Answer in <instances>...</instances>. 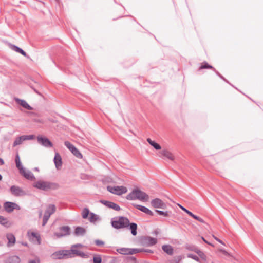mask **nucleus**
<instances>
[{
	"label": "nucleus",
	"instance_id": "obj_3",
	"mask_svg": "<svg viewBox=\"0 0 263 263\" xmlns=\"http://www.w3.org/2000/svg\"><path fill=\"white\" fill-rule=\"evenodd\" d=\"M33 186L45 191L49 190H57L59 187L57 183L42 180H39L35 182L33 184Z\"/></svg>",
	"mask_w": 263,
	"mask_h": 263
},
{
	"label": "nucleus",
	"instance_id": "obj_8",
	"mask_svg": "<svg viewBox=\"0 0 263 263\" xmlns=\"http://www.w3.org/2000/svg\"><path fill=\"white\" fill-rule=\"evenodd\" d=\"M54 259H64L69 258L67 250H61L54 252L51 255Z\"/></svg>",
	"mask_w": 263,
	"mask_h": 263
},
{
	"label": "nucleus",
	"instance_id": "obj_29",
	"mask_svg": "<svg viewBox=\"0 0 263 263\" xmlns=\"http://www.w3.org/2000/svg\"><path fill=\"white\" fill-rule=\"evenodd\" d=\"M15 163H16V166L17 168L19 170L20 172H21L24 168L21 164L20 157L18 154L16 155V157H15Z\"/></svg>",
	"mask_w": 263,
	"mask_h": 263
},
{
	"label": "nucleus",
	"instance_id": "obj_35",
	"mask_svg": "<svg viewBox=\"0 0 263 263\" xmlns=\"http://www.w3.org/2000/svg\"><path fill=\"white\" fill-rule=\"evenodd\" d=\"M0 223L5 227H9L7 219L2 216H0Z\"/></svg>",
	"mask_w": 263,
	"mask_h": 263
},
{
	"label": "nucleus",
	"instance_id": "obj_49",
	"mask_svg": "<svg viewBox=\"0 0 263 263\" xmlns=\"http://www.w3.org/2000/svg\"><path fill=\"white\" fill-rule=\"evenodd\" d=\"M159 233V231L158 230H155L154 232L153 233L155 235H157Z\"/></svg>",
	"mask_w": 263,
	"mask_h": 263
},
{
	"label": "nucleus",
	"instance_id": "obj_4",
	"mask_svg": "<svg viewBox=\"0 0 263 263\" xmlns=\"http://www.w3.org/2000/svg\"><path fill=\"white\" fill-rule=\"evenodd\" d=\"M126 199L129 200L138 199L141 201H147L148 195L139 189H135L127 195Z\"/></svg>",
	"mask_w": 263,
	"mask_h": 263
},
{
	"label": "nucleus",
	"instance_id": "obj_28",
	"mask_svg": "<svg viewBox=\"0 0 263 263\" xmlns=\"http://www.w3.org/2000/svg\"><path fill=\"white\" fill-rule=\"evenodd\" d=\"M147 141L151 146L154 147L156 149L159 150L161 148V146L159 144L152 140L150 138H147Z\"/></svg>",
	"mask_w": 263,
	"mask_h": 263
},
{
	"label": "nucleus",
	"instance_id": "obj_13",
	"mask_svg": "<svg viewBox=\"0 0 263 263\" xmlns=\"http://www.w3.org/2000/svg\"><path fill=\"white\" fill-rule=\"evenodd\" d=\"M10 191L11 194L15 196H21L25 195V192L19 186L12 185Z\"/></svg>",
	"mask_w": 263,
	"mask_h": 263
},
{
	"label": "nucleus",
	"instance_id": "obj_31",
	"mask_svg": "<svg viewBox=\"0 0 263 263\" xmlns=\"http://www.w3.org/2000/svg\"><path fill=\"white\" fill-rule=\"evenodd\" d=\"M11 49L24 56H26V53L23 49L15 45H12Z\"/></svg>",
	"mask_w": 263,
	"mask_h": 263
},
{
	"label": "nucleus",
	"instance_id": "obj_27",
	"mask_svg": "<svg viewBox=\"0 0 263 263\" xmlns=\"http://www.w3.org/2000/svg\"><path fill=\"white\" fill-rule=\"evenodd\" d=\"M129 229L133 235L135 236L137 234V224L136 223H130L129 224Z\"/></svg>",
	"mask_w": 263,
	"mask_h": 263
},
{
	"label": "nucleus",
	"instance_id": "obj_20",
	"mask_svg": "<svg viewBox=\"0 0 263 263\" xmlns=\"http://www.w3.org/2000/svg\"><path fill=\"white\" fill-rule=\"evenodd\" d=\"M133 205L137 209L140 210V211H141L145 214H147L148 215L153 216L154 215L153 212L151 210H150L149 209H148L147 208H146L144 206L138 205V204H133Z\"/></svg>",
	"mask_w": 263,
	"mask_h": 263
},
{
	"label": "nucleus",
	"instance_id": "obj_40",
	"mask_svg": "<svg viewBox=\"0 0 263 263\" xmlns=\"http://www.w3.org/2000/svg\"><path fill=\"white\" fill-rule=\"evenodd\" d=\"M187 257L188 258H192V259L195 260V261H196L197 262H200L199 258L197 256H196V255H195L194 254H190H190H187Z\"/></svg>",
	"mask_w": 263,
	"mask_h": 263
},
{
	"label": "nucleus",
	"instance_id": "obj_5",
	"mask_svg": "<svg viewBox=\"0 0 263 263\" xmlns=\"http://www.w3.org/2000/svg\"><path fill=\"white\" fill-rule=\"evenodd\" d=\"M56 211V207L54 204H49L47 208L43 218L42 226H44L47 223L50 216Z\"/></svg>",
	"mask_w": 263,
	"mask_h": 263
},
{
	"label": "nucleus",
	"instance_id": "obj_42",
	"mask_svg": "<svg viewBox=\"0 0 263 263\" xmlns=\"http://www.w3.org/2000/svg\"><path fill=\"white\" fill-rule=\"evenodd\" d=\"M22 137H23L24 140H32L34 138V136L33 135H23L22 136Z\"/></svg>",
	"mask_w": 263,
	"mask_h": 263
},
{
	"label": "nucleus",
	"instance_id": "obj_41",
	"mask_svg": "<svg viewBox=\"0 0 263 263\" xmlns=\"http://www.w3.org/2000/svg\"><path fill=\"white\" fill-rule=\"evenodd\" d=\"M64 144L71 152L73 149V148L75 147L72 144L67 141L64 142Z\"/></svg>",
	"mask_w": 263,
	"mask_h": 263
},
{
	"label": "nucleus",
	"instance_id": "obj_7",
	"mask_svg": "<svg viewBox=\"0 0 263 263\" xmlns=\"http://www.w3.org/2000/svg\"><path fill=\"white\" fill-rule=\"evenodd\" d=\"M107 189L110 193L118 195H121L123 194L126 193L127 192V189L126 187L123 186H108L107 187Z\"/></svg>",
	"mask_w": 263,
	"mask_h": 263
},
{
	"label": "nucleus",
	"instance_id": "obj_54",
	"mask_svg": "<svg viewBox=\"0 0 263 263\" xmlns=\"http://www.w3.org/2000/svg\"><path fill=\"white\" fill-rule=\"evenodd\" d=\"M42 215V211H40L39 212V217H41Z\"/></svg>",
	"mask_w": 263,
	"mask_h": 263
},
{
	"label": "nucleus",
	"instance_id": "obj_58",
	"mask_svg": "<svg viewBox=\"0 0 263 263\" xmlns=\"http://www.w3.org/2000/svg\"><path fill=\"white\" fill-rule=\"evenodd\" d=\"M2 179V176L0 174V181Z\"/></svg>",
	"mask_w": 263,
	"mask_h": 263
},
{
	"label": "nucleus",
	"instance_id": "obj_16",
	"mask_svg": "<svg viewBox=\"0 0 263 263\" xmlns=\"http://www.w3.org/2000/svg\"><path fill=\"white\" fill-rule=\"evenodd\" d=\"M29 238L30 240L35 242L36 241L38 245L41 243V238L39 234L35 232L28 233Z\"/></svg>",
	"mask_w": 263,
	"mask_h": 263
},
{
	"label": "nucleus",
	"instance_id": "obj_51",
	"mask_svg": "<svg viewBox=\"0 0 263 263\" xmlns=\"http://www.w3.org/2000/svg\"><path fill=\"white\" fill-rule=\"evenodd\" d=\"M202 240H203L205 243H208V244H209V245H210L212 246V244H211V243H210L209 242H208V241H206V240L204 238V237H202Z\"/></svg>",
	"mask_w": 263,
	"mask_h": 263
},
{
	"label": "nucleus",
	"instance_id": "obj_37",
	"mask_svg": "<svg viewBox=\"0 0 263 263\" xmlns=\"http://www.w3.org/2000/svg\"><path fill=\"white\" fill-rule=\"evenodd\" d=\"M99 217L98 215L95 214L93 213H90V217L89 218V220L91 222H94L98 219Z\"/></svg>",
	"mask_w": 263,
	"mask_h": 263
},
{
	"label": "nucleus",
	"instance_id": "obj_46",
	"mask_svg": "<svg viewBox=\"0 0 263 263\" xmlns=\"http://www.w3.org/2000/svg\"><path fill=\"white\" fill-rule=\"evenodd\" d=\"M143 252L148 253H153V252H154V251L152 250L148 249H144V250H143Z\"/></svg>",
	"mask_w": 263,
	"mask_h": 263
},
{
	"label": "nucleus",
	"instance_id": "obj_39",
	"mask_svg": "<svg viewBox=\"0 0 263 263\" xmlns=\"http://www.w3.org/2000/svg\"><path fill=\"white\" fill-rule=\"evenodd\" d=\"M155 212L158 213L160 215H163L164 217L169 216V212L168 211H162L158 210H155Z\"/></svg>",
	"mask_w": 263,
	"mask_h": 263
},
{
	"label": "nucleus",
	"instance_id": "obj_50",
	"mask_svg": "<svg viewBox=\"0 0 263 263\" xmlns=\"http://www.w3.org/2000/svg\"><path fill=\"white\" fill-rule=\"evenodd\" d=\"M4 164V161L3 159L0 158V165H3Z\"/></svg>",
	"mask_w": 263,
	"mask_h": 263
},
{
	"label": "nucleus",
	"instance_id": "obj_24",
	"mask_svg": "<svg viewBox=\"0 0 263 263\" xmlns=\"http://www.w3.org/2000/svg\"><path fill=\"white\" fill-rule=\"evenodd\" d=\"M86 233V230L81 227H77L74 230V235L77 236H84Z\"/></svg>",
	"mask_w": 263,
	"mask_h": 263
},
{
	"label": "nucleus",
	"instance_id": "obj_2",
	"mask_svg": "<svg viewBox=\"0 0 263 263\" xmlns=\"http://www.w3.org/2000/svg\"><path fill=\"white\" fill-rule=\"evenodd\" d=\"M111 224L116 229H123L129 227V220L126 217H116L111 219Z\"/></svg>",
	"mask_w": 263,
	"mask_h": 263
},
{
	"label": "nucleus",
	"instance_id": "obj_38",
	"mask_svg": "<svg viewBox=\"0 0 263 263\" xmlns=\"http://www.w3.org/2000/svg\"><path fill=\"white\" fill-rule=\"evenodd\" d=\"M89 214V210L88 208H84L82 213V217L84 219H86L88 217V214Z\"/></svg>",
	"mask_w": 263,
	"mask_h": 263
},
{
	"label": "nucleus",
	"instance_id": "obj_44",
	"mask_svg": "<svg viewBox=\"0 0 263 263\" xmlns=\"http://www.w3.org/2000/svg\"><path fill=\"white\" fill-rule=\"evenodd\" d=\"M102 259L100 256L94 257L93 258V263H101Z\"/></svg>",
	"mask_w": 263,
	"mask_h": 263
},
{
	"label": "nucleus",
	"instance_id": "obj_53",
	"mask_svg": "<svg viewBox=\"0 0 263 263\" xmlns=\"http://www.w3.org/2000/svg\"><path fill=\"white\" fill-rule=\"evenodd\" d=\"M23 246H28V244L27 242H22V243Z\"/></svg>",
	"mask_w": 263,
	"mask_h": 263
},
{
	"label": "nucleus",
	"instance_id": "obj_57",
	"mask_svg": "<svg viewBox=\"0 0 263 263\" xmlns=\"http://www.w3.org/2000/svg\"><path fill=\"white\" fill-rule=\"evenodd\" d=\"M34 91L38 94H40L39 92H37L35 89H34Z\"/></svg>",
	"mask_w": 263,
	"mask_h": 263
},
{
	"label": "nucleus",
	"instance_id": "obj_33",
	"mask_svg": "<svg viewBox=\"0 0 263 263\" xmlns=\"http://www.w3.org/2000/svg\"><path fill=\"white\" fill-rule=\"evenodd\" d=\"M23 137H22V136H20L17 138H16L15 140V141L13 142V146L15 147L18 145H20L22 144V143L24 141Z\"/></svg>",
	"mask_w": 263,
	"mask_h": 263
},
{
	"label": "nucleus",
	"instance_id": "obj_1",
	"mask_svg": "<svg viewBox=\"0 0 263 263\" xmlns=\"http://www.w3.org/2000/svg\"><path fill=\"white\" fill-rule=\"evenodd\" d=\"M83 246V245L80 243L72 245L70 247V249L67 250L69 258H72L75 257H80L83 258H87V254L80 250V248H82Z\"/></svg>",
	"mask_w": 263,
	"mask_h": 263
},
{
	"label": "nucleus",
	"instance_id": "obj_22",
	"mask_svg": "<svg viewBox=\"0 0 263 263\" xmlns=\"http://www.w3.org/2000/svg\"><path fill=\"white\" fill-rule=\"evenodd\" d=\"M159 156L161 157H165L171 160H174V157L172 153L168 150L163 149L159 152Z\"/></svg>",
	"mask_w": 263,
	"mask_h": 263
},
{
	"label": "nucleus",
	"instance_id": "obj_56",
	"mask_svg": "<svg viewBox=\"0 0 263 263\" xmlns=\"http://www.w3.org/2000/svg\"><path fill=\"white\" fill-rule=\"evenodd\" d=\"M219 77L220 78H221L222 79H223V80H225V79L224 78V77H223L222 76L220 75V76H219Z\"/></svg>",
	"mask_w": 263,
	"mask_h": 263
},
{
	"label": "nucleus",
	"instance_id": "obj_19",
	"mask_svg": "<svg viewBox=\"0 0 263 263\" xmlns=\"http://www.w3.org/2000/svg\"><path fill=\"white\" fill-rule=\"evenodd\" d=\"M14 100L17 104H18L25 109H27L29 110H32L33 109V108L31 106H30L26 101L17 98H15Z\"/></svg>",
	"mask_w": 263,
	"mask_h": 263
},
{
	"label": "nucleus",
	"instance_id": "obj_47",
	"mask_svg": "<svg viewBox=\"0 0 263 263\" xmlns=\"http://www.w3.org/2000/svg\"><path fill=\"white\" fill-rule=\"evenodd\" d=\"M214 238L218 242H219V243L222 244V245H224V243L222 242V240H221L220 239H219V238H218L217 237H216V236H213Z\"/></svg>",
	"mask_w": 263,
	"mask_h": 263
},
{
	"label": "nucleus",
	"instance_id": "obj_25",
	"mask_svg": "<svg viewBox=\"0 0 263 263\" xmlns=\"http://www.w3.org/2000/svg\"><path fill=\"white\" fill-rule=\"evenodd\" d=\"M117 251L123 255H132V253H131V248H121L118 249Z\"/></svg>",
	"mask_w": 263,
	"mask_h": 263
},
{
	"label": "nucleus",
	"instance_id": "obj_14",
	"mask_svg": "<svg viewBox=\"0 0 263 263\" xmlns=\"http://www.w3.org/2000/svg\"><path fill=\"white\" fill-rule=\"evenodd\" d=\"M100 202L106 206L110 209H112L115 211H119L121 210L120 206L113 202L102 200H100Z\"/></svg>",
	"mask_w": 263,
	"mask_h": 263
},
{
	"label": "nucleus",
	"instance_id": "obj_10",
	"mask_svg": "<svg viewBox=\"0 0 263 263\" xmlns=\"http://www.w3.org/2000/svg\"><path fill=\"white\" fill-rule=\"evenodd\" d=\"M59 232L54 233V235L57 238H61L63 236L69 235L70 234V229L69 226H62L59 228Z\"/></svg>",
	"mask_w": 263,
	"mask_h": 263
},
{
	"label": "nucleus",
	"instance_id": "obj_11",
	"mask_svg": "<svg viewBox=\"0 0 263 263\" xmlns=\"http://www.w3.org/2000/svg\"><path fill=\"white\" fill-rule=\"evenodd\" d=\"M37 140L39 144L45 147H52L53 146L52 143L45 137L42 136H38L37 137Z\"/></svg>",
	"mask_w": 263,
	"mask_h": 263
},
{
	"label": "nucleus",
	"instance_id": "obj_18",
	"mask_svg": "<svg viewBox=\"0 0 263 263\" xmlns=\"http://www.w3.org/2000/svg\"><path fill=\"white\" fill-rule=\"evenodd\" d=\"M6 238L8 241L7 244L8 247H12L15 245L16 242V238L15 236L12 233H7L6 234Z\"/></svg>",
	"mask_w": 263,
	"mask_h": 263
},
{
	"label": "nucleus",
	"instance_id": "obj_36",
	"mask_svg": "<svg viewBox=\"0 0 263 263\" xmlns=\"http://www.w3.org/2000/svg\"><path fill=\"white\" fill-rule=\"evenodd\" d=\"M184 258V255H179L177 256L174 259L170 260V263H180L181 260Z\"/></svg>",
	"mask_w": 263,
	"mask_h": 263
},
{
	"label": "nucleus",
	"instance_id": "obj_30",
	"mask_svg": "<svg viewBox=\"0 0 263 263\" xmlns=\"http://www.w3.org/2000/svg\"><path fill=\"white\" fill-rule=\"evenodd\" d=\"M9 263H20V258L16 255H14L10 257L8 259Z\"/></svg>",
	"mask_w": 263,
	"mask_h": 263
},
{
	"label": "nucleus",
	"instance_id": "obj_55",
	"mask_svg": "<svg viewBox=\"0 0 263 263\" xmlns=\"http://www.w3.org/2000/svg\"><path fill=\"white\" fill-rule=\"evenodd\" d=\"M214 71L216 72V73L218 76H220L221 75V74L219 73V72H218L217 71H216H216Z\"/></svg>",
	"mask_w": 263,
	"mask_h": 263
},
{
	"label": "nucleus",
	"instance_id": "obj_43",
	"mask_svg": "<svg viewBox=\"0 0 263 263\" xmlns=\"http://www.w3.org/2000/svg\"><path fill=\"white\" fill-rule=\"evenodd\" d=\"M143 250H144V249H131V253H132V254H134L142 252H143Z\"/></svg>",
	"mask_w": 263,
	"mask_h": 263
},
{
	"label": "nucleus",
	"instance_id": "obj_52",
	"mask_svg": "<svg viewBox=\"0 0 263 263\" xmlns=\"http://www.w3.org/2000/svg\"><path fill=\"white\" fill-rule=\"evenodd\" d=\"M29 263H36L35 260H31L29 261Z\"/></svg>",
	"mask_w": 263,
	"mask_h": 263
},
{
	"label": "nucleus",
	"instance_id": "obj_17",
	"mask_svg": "<svg viewBox=\"0 0 263 263\" xmlns=\"http://www.w3.org/2000/svg\"><path fill=\"white\" fill-rule=\"evenodd\" d=\"M20 173L28 180L32 181L35 179L34 175L31 171H26L25 169L24 168L22 171L20 172Z\"/></svg>",
	"mask_w": 263,
	"mask_h": 263
},
{
	"label": "nucleus",
	"instance_id": "obj_15",
	"mask_svg": "<svg viewBox=\"0 0 263 263\" xmlns=\"http://www.w3.org/2000/svg\"><path fill=\"white\" fill-rule=\"evenodd\" d=\"M16 206H18V205L16 203L11 202H6L4 204L5 210L8 213L12 212L16 208Z\"/></svg>",
	"mask_w": 263,
	"mask_h": 263
},
{
	"label": "nucleus",
	"instance_id": "obj_21",
	"mask_svg": "<svg viewBox=\"0 0 263 263\" xmlns=\"http://www.w3.org/2000/svg\"><path fill=\"white\" fill-rule=\"evenodd\" d=\"M179 206L181 210H182L183 211H184L185 213H186L187 214H189L190 216L194 218L195 219L198 220V221L201 222V223H204V220L201 218V217H199L195 215H194L193 213L190 212L189 210H187L183 206L179 205Z\"/></svg>",
	"mask_w": 263,
	"mask_h": 263
},
{
	"label": "nucleus",
	"instance_id": "obj_23",
	"mask_svg": "<svg viewBox=\"0 0 263 263\" xmlns=\"http://www.w3.org/2000/svg\"><path fill=\"white\" fill-rule=\"evenodd\" d=\"M54 163L55 165V167L58 170L61 168L62 164V158L60 155L58 153H56L55 154Z\"/></svg>",
	"mask_w": 263,
	"mask_h": 263
},
{
	"label": "nucleus",
	"instance_id": "obj_34",
	"mask_svg": "<svg viewBox=\"0 0 263 263\" xmlns=\"http://www.w3.org/2000/svg\"><path fill=\"white\" fill-rule=\"evenodd\" d=\"M71 153L78 158H82V154L76 147L74 148H73V149L71 151Z\"/></svg>",
	"mask_w": 263,
	"mask_h": 263
},
{
	"label": "nucleus",
	"instance_id": "obj_32",
	"mask_svg": "<svg viewBox=\"0 0 263 263\" xmlns=\"http://www.w3.org/2000/svg\"><path fill=\"white\" fill-rule=\"evenodd\" d=\"M212 69L213 71H216L215 68H214L211 65H209L206 62H203L201 66L200 67L199 69Z\"/></svg>",
	"mask_w": 263,
	"mask_h": 263
},
{
	"label": "nucleus",
	"instance_id": "obj_48",
	"mask_svg": "<svg viewBox=\"0 0 263 263\" xmlns=\"http://www.w3.org/2000/svg\"><path fill=\"white\" fill-rule=\"evenodd\" d=\"M221 252L224 254V255H229V253L225 250H221Z\"/></svg>",
	"mask_w": 263,
	"mask_h": 263
},
{
	"label": "nucleus",
	"instance_id": "obj_9",
	"mask_svg": "<svg viewBox=\"0 0 263 263\" xmlns=\"http://www.w3.org/2000/svg\"><path fill=\"white\" fill-rule=\"evenodd\" d=\"M140 242L143 246L150 247L156 245L157 243V239L150 236H142L140 239Z\"/></svg>",
	"mask_w": 263,
	"mask_h": 263
},
{
	"label": "nucleus",
	"instance_id": "obj_6",
	"mask_svg": "<svg viewBox=\"0 0 263 263\" xmlns=\"http://www.w3.org/2000/svg\"><path fill=\"white\" fill-rule=\"evenodd\" d=\"M184 248L187 250L193 251L196 253L201 259L203 260L206 259V255L202 251L199 249L196 246L194 245L186 243L184 245Z\"/></svg>",
	"mask_w": 263,
	"mask_h": 263
},
{
	"label": "nucleus",
	"instance_id": "obj_26",
	"mask_svg": "<svg viewBox=\"0 0 263 263\" xmlns=\"http://www.w3.org/2000/svg\"><path fill=\"white\" fill-rule=\"evenodd\" d=\"M162 250L168 255H172L174 252L173 247L171 245H165L162 247Z\"/></svg>",
	"mask_w": 263,
	"mask_h": 263
},
{
	"label": "nucleus",
	"instance_id": "obj_45",
	"mask_svg": "<svg viewBox=\"0 0 263 263\" xmlns=\"http://www.w3.org/2000/svg\"><path fill=\"white\" fill-rule=\"evenodd\" d=\"M95 243L97 246H103L104 245V242L103 241L99 239L96 240Z\"/></svg>",
	"mask_w": 263,
	"mask_h": 263
},
{
	"label": "nucleus",
	"instance_id": "obj_12",
	"mask_svg": "<svg viewBox=\"0 0 263 263\" xmlns=\"http://www.w3.org/2000/svg\"><path fill=\"white\" fill-rule=\"evenodd\" d=\"M151 205L156 209H164L166 207V204L160 198H155L151 202Z\"/></svg>",
	"mask_w": 263,
	"mask_h": 263
}]
</instances>
